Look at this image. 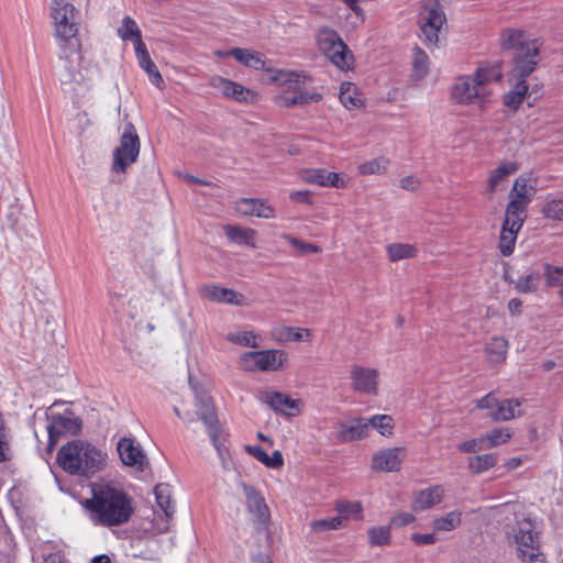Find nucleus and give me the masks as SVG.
<instances>
[{"label": "nucleus", "mask_w": 563, "mask_h": 563, "mask_svg": "<svg viewBox=\"0 0 563 563\" xmlns=\"http://www.w3.org/2000/svg\"><path fill=\"white\" fill-rule=\"evenodd\" d=\"M290 200L300 203H311V192L309 190H296L289 194Z\"/></svg>", "instance_id": "obj_61"}, {"label": "nucleus", "mask_w": 563, "mask_h": 563, "mask_svg": "<svg viewBox=\"0 0 563 563\" xmlns=\"http://www.w3.org/2000/svg\"><path fill=\"white\" fill-rule=\"evenodd\" d=\"M405 457L402 448H390L376 452L372 457V468L376 472H397Z\"/></svg>", "instance_id": "obj_17"}, {"label": "nucleus", "mask_w": 563, "mask_h": 563, "mask_svg": "<svg viewBox=\"0 0 563 563\" xmlns=\"http://www.w3.org/2000/svg\"><path fill=\"white\" fill-rule=\"evenodd\" d=\"M523 222V220L505 216L498 243L499 251L504 256L512 254L517 235L521 230Z\"/></svg>", "instance_id": "obj_19"}, {"label": "nucleus", "mask_w": 563, "mask_h": 563, "mask_svg": "<svg viewBox=\"0 0 563 563\" xmlns=\"http://www.w3.org/2000/svg\"><path fill=\"white\" fill-rule=\"evenodd\" d=\"M541 275L539 272L533 271L526 276H521L516 282L515 288L521 294L533 292L540 285Z\"/></svg>", "instance_id": "obj_46"}, {"label": "nucleus", "mask_w": 563, "mask_h": 563, "mask_svg": "<svg viewBox=\"0 0 563 563\" xmlns=\"http://www.w3.org/2000/svg\"><path fill=\"white\" fill-rule=\"evenodd\" d=\"M451 97L455 103L483 109L490 102L492 91L481 90L471 76H460L451 87Z\"/></svg>", "instance_id": "obj_11"}, {"label": "nucleus", "mask_w": 563, "mask_h": 563, "mask_svg": "<svg viewBox=\"0 0 563 563\" xmlns=\"http://www.w3.org/2000/svg\"><path fill=\"white\" fill-rule=\"evenodd\" d=\"M140 147L141 143L135 126L129 122L124 126L119 146L113 152L112 172L124 174L128 167L136 162Z\"/></svg>", "instance_id": "obj_8"}, {"label": "nucleus", "mask_w": 563, "mask_h": 563, "mask_svg": "<svg viewBox=\"0 0 563 563\" xmlns=\"http://www.w3.org/2000/svg\"><path fill=\"white\" fill-rule=\"evenodd\" d=\"M49 15L58 47L65 54H76V60L80 66L79 69H75L74 60H69V65L66 66L65 80L77 85L89 81L92 78L93 69L80 54L78 10L67 0H52Z\"/></svg>", "instance_id": "obj_2"}, {"label": "nucleus", "mask_w": 563, "mask_h": 563, "mask_svg": "<svg viewBox=\"0 0 563 563\" xmlns=\"http://www.w3.org/2000/svg\"><path fill=\"white\" fill-rule=\"evenodd\" d=\"M534 195L536 187L528 177L521 175L516 178L508 195L505 216L525 221L527 208Z\"/></svg>", "instance_id": "obj_10"}, {"label": "nucleus", "mask_w": 563, "mask_h": 563, "mask_svg": "<svg viewBox=\"0 0 563 563\" xmlns=\"http://www.w3.org/2000/svg\"><path fill=\"white\" fill-rule=\"evenodd\" d=\"M155 497L157 506L163 510L165 519H162V522L157 526V531L159 533H164L169 529V520L174 515L175 507L172 500V489L168 484H158L155 489Z\"/></svg>", "instance_id": "obj_22"}, {"label": "nucleus", "mask_w": 563, "mask_h": 563, "mask_svg": "<svg viewBox=\"0 0 563 563\" xmlns=\"http://www.w3.org/2000/svg\"><path fill=\"white\" fill-rule=\"evenodd\" d=\"M261 399L275 411L291 415L290 410L298 409L299 401L291 399L287 395L279 391H264Z\"/></svg>", "instance_id": "obj_25"}, {"label": "nucleus", "mask_w": 563, "mask_h": 563, "mask_svg": "<svg viewBox=\"0 0 563 563\" xmlns=\"http://www.w3.org/2000/svg\"><path fill=\"white\" fill-rule=\"evenodd\" d=\"M471 77L476 85H478L481 90H489L488 85L499 81L503 77V73L497 65L484 64L481 65Z\"/></svg>", "instance_id": "obj_29"}, {"label": "nucleus", "mask_w": 563, "mask_h": 563, "mask_svg": "<svg viewBox=\"0 0 563 563\" xmlns=\"http://www.w3.org/2000/svg\"><path fill=\"white\" fill-rule=\"evenodd\" d=\"M338 438L342 442H352L366 438L369 433V423L364 418H354L338 426Z\"/></svg>", "instance_id": "obj_23"}, {"label": "nucleus", "mask_w": 563, "mask_h": 563, "mask_svg": "<svg viewBox=\"0 0 563 563\" xmlns=\"http://www.w3.org/2000/svg\"><path fill=\"white\" fill-rule=\"evenodd\" d=\"M227 98L238 102L254 103L258 100V95L254 90L233 81Z\"/></svg>", "instance_id": "obj_38"}, {"label": "nucleus", "mask_w": 563, "mask_h": 563, "mask_svg": "<svg viewBox=\"0 0 563 563\" xmlns=\"http://www.w3.org/2000/svg\"><path fill=\"white\" fill-rule=\"evenodd\" d=\"M509 540L512 538L514 543L521 560L526 563H544V558L539 551V540L533 531V526L529 520L518 522L514 533L507 532Z\"/></svg>", "instance_id": "obj_9"}, {"label": "nucleus", "mask_w": 563, "mask_h": 563, "mask_svg": "<svg viewBox=\"0 0 563 563\" xmlns=\"http://www.w3.org/2000/svg\"><path fill=\"white\" fill-rule=\"evenodd\" d=\"M134 49L140 66L152 59L144 43H139L134 46Z\"/></svg>", "instance_id": "obj_62"}, {"label": "nucleus", "mask_w": 563, "mask_h": 563, "mask_svg": "<svg viewBox=\"0 0 563 563\" xmlns=\"http://www.w3.org/2000/svg\"><path fill=\"white\" fill-rule=\"evenodd\" d=\"M518 170V165L514 162H503L494 168L488 176L486 194L489 199L506 188L507 178Z\"/></svg>", "instance_id": "obj_20"}, {"label": "nucleus", "mask_w": 563, "mask_h": 563, "mask_svg": "<svg viewBox=\"0 0 563 563\" xmlns=\"http://www.w3.org/2000/svg\"><path fill=\"white\" fill-rule=\"evenodd\" d=\"M400 187L405 190H417L419 187V180L415 176H406L400 179Z\"/></svg>", "instance_id": "obj_64"}, {"label": "nucleus", "mask_w": 563, "mask_h": 563, "mask_svg": "<svg viewBox=\"0 0 563 563\" xmlns=\"http://www.w3.org/2000/svg\"><path fill=\"white\" fill-rule=\"evenodd\" d=\"M203 296L209 300L229 303L234 306H244L246 299L244 295L230 288L220 287L217 285L207 286L203 288Z\"/></svg>", "instance_id": "obj_24"}, {"label": "nucleus", "mask_w": 563, "mask_h": 563, "mask_svg": "<svg viewBox=\"0 0 563 563\" xmlns=\"http://www.w3.org/2000/svg\"><path fill=\"white\" fill-rule=\"evenodd\" d=\"M351 386L357 393L377 395L378 372L372 367L353 365L351 367Z\"/></svg>", "instance_id": "obj_15"}, {"label": "nucleus", "mask_w": 563, "mask_h": 563, "mask_svg": "<svg viewBox=\"0 0 563 563\" xmlns=\"http://www.w3.org/2000/svg\"><path fill=\"white\" fill-rule=\"evenodd\" d=\"M526 78L527 77L514 76V70L511 71L510 81L512 82V88L504 97V102L508 108L516 110L522 103L528 92Z\"/></svg>", "instance_id": "obj_27"}, {"label": "nucleus", "mask_w": 563, "mask_h": 563, "mask_svg": "<svg viewBox=\"0 0 563 563\" xmlns=\"http://www.w3.org/2000/svg\"><path fill=\"white\" fill-rule=\"evenodd\" d=\"M367 538L371 547H385L390 544V526H374L368 528Z\"/></svg>", "instance_id": "obj_37"}, {"label": "nucleus", "mask_w": 563, "mask_h": 563, "mask_svg": "<svg viewBox=\"0 0 563 563\" xmlns=\"http://www.w3.org/2000/svg\"><path fill=\"white\" fill-rule=\"evenodd\" d=\"M339 98L346 109L358 108L362 103L356 93V88L351 82L341 84Z\"/></svg>", "instance_id": "obj_44"}, {"label": "nucleus", "mask_w": 563, "mask_h": 563, "mask_svg": "<svg viewBox=\"0 0 563 563\" xmlns=\"http://www.w3.org/2000/svg\"><path fill=\"white\" fill-rule=\"evenodd\" d=\"M273 338L282 343L309 342L312 339V332L305 328L282 325L273 330Z\"/></svg>", "instance_id": "obj_26"}, {"label": "nucleus", "mask_w": 563, "mask_h": 563, "mask_svg": "<svg viewBox=\"0 0 563 563\" xmlns=\"http://www.w3.org/2000/svg\"><path fill=\"white\" fill-rule=\"evenodd\" d=\"M57 461L65 472L88 477L104 467L107 453L91 443L74 440L59 449Z\"/></svg>", "instance_id": "obj_3"}, {"label": "nucleus", "mask_w": 563, "mask_h": 563, "mask_svg": "<svg viewBox=\"0 0 563 563\" xmlns=\"http://www.w3.org/2000/svg\"><path fill=\"white\" fill-rule=\"evenodd\" d=\"M430 60L424 51L415 47L412 54V75L416 79L426 77L429 73Z\"/></svg>", "instance_id": "obj_39"}, {"label": "nucleus", "mask_w": 563, "mask_h": 563, "mask_svg": "<svg viewBox=\"0 0 563 563\" xmlns=\"http://www.w3.org/2000/svg\"><path fill=\"white\" fill-rule=\"evenodd\" d=\"M325 169L309 168L300 172V178L307 184H313L324 187Z\"/></svg>", "instance_id": "obj_50"}, {"label": "nucleus", "mask_w": 563, "mask_h": 563, "mask_svg": "<svg viewBox=\"0 0 563 563\" xmlns=\"http://www.w3.org/2000/svg\"><path fill=\"white\" fill-rule=\"evenodd\" d=\"M416 520V517L410 512H399L391 517L390 523L397 527H404L412 523Z\"/></svg>", "instance_id": "obj_59"}, {"label": "nucleus", "mask_w": 563, "mask_h": 563, "mask_svg": "<svg viewBox=\"0 0 563 563\" xmlns=\"http://www.w3.org/2000/svg\"><path fill=\"white\" fill-rule=\"evenodd\" d=\"M268 71L269 82L285 88V91L278 97L280 106L307 104L321 99L320 93H310L306 90V85L310 81L306 73L290 69H268Z\"/></svg>", "instance_id": "obj_4"}, {"label": "nucleus", "mask_w": 563, "mask_h": 563, "mask_svg": "<svg viewBox=\"0 0 563 563\" xmlns=\"http://www.w3.org/2000/svg\"><path fill=\"white\" fill-rule=\"evenodd\" d=\"M233 80L214 75L209 79V86L227 98Z\"/></svg>", "instance_id": "obj_53"}, {"label": "nucleus", "mask_w": 563, "mask_h": 563, "mask_svg": "<svg viewBox=\"0 0 563 563\" xmlns=\"http://www.w3.org/2000/svg\"><path fill=\"white\" fill-rule=\"evenodd\" d=\"M462 523V512L453 510L432 520L434 532H450L459 528Z\"/></svg>", "instance_id": "obj_33"}, {"label": "nucleus", "mask_w": 563, "mask_h": 563, "mask_svg": "<svg viewBox=\"0 0 563 563\" xmlns=\"http://www.w3.org/2000/svg\"><path fill=\"white\" fill-rule=\"evenodd\" d=\"M324 179V187L343 188L345 186L343 177L338 173L325 172Z\"/></svg>", "instance_id": "obj_57"}, {"label": "nucleus", "mask_w": 563, "mask_h": 563, "mask_svg": "<svg viewBox=\"0 0 563 563\" xmlns=\"http://www.w3.org/2000/svg\"><path fill=\"white\" fill-rule=\"evenodd\" d=\"M80 505L93 526L114 528L128 523L134 514L132 496L119 484L98 481L90 484V497Z\"/></svg>", "instance_id": "obj_1"}, {"label": "nucleus", "mask_w": 563, "mask_h": 563, "mask_svg": "<svg viewBox=\"0 0 563 563\" xmlns=\"http://www.w3.org/2000/svg\"><path fill=\"white\" fill-rule=\"evenodd\" d=\"M521 415V404L517 399L498 401L497 409L488 412L494 421H507Z\"/></svg>", "instance_id": "obj_31"}, {"label": "nucleus", "mask_w": 563, "mask_h": 563, "mask_svg": "<svg viewBox=\"0 0 563 563\" xmlns=\"http://www.w3.org/2000/svg\"><path fill=\"white\" fill-rule=\"evenodd\" d=\"M497 462V457L495 454H483L475 455L468 459V468L471 472L475 474H481L490 467H493Z\"/></svg>", "instance_id": "obj_45"}, {"label": "nucleus", "mask_w": 563, "mask_h": 563, "mask_svg": "<svg viewBox=\"0 0 563 563\" xmlns=\"http://www.w3.org/2000/svg\"><path fill=\"white\" fill-rule=\"evenodd\" d=\"M121 462L130 467L143 472L148 466V459L140 443L131 437L121 438L117 444Z\"/></svg>", "instance_id": "obj_13"}, {"label": "nucleus", "mask_w": 563, "mask_h": 563, "mask_svg": "<svg viewBox=\"0 0 563 563\" xmlns=\"http://www.w3.org/2000/svg\"><path fill=\"white\" fill-rule=\"evenodd\" d=\"M367 422L369 423V429H376L384 437L393 434L394 420L388 415H375Z\"/></svg>", "instance_id": "obj_49"}, {"label": "nucleus", "mask_w": 563, "mask_h": 563, "mask_svg": "<svg viewBox=\"0 0 563 563\" xmlns=\"http://www.w3.org/2000/svg\"><path fill=\"white\" fill-rule=\"evenodd\" d=\"M544 275L547 279V284L551 287L560 285L563 278V268L553 267L550 265L544 266Z\"/></svg>", "instance_id": "obj_55"}, {"label": "nucleus", "mask_w": 563, "mask_h": 563, "mask_svg": "<svg viewBox=\"0 0 563 563\" xmlns=\"http://www.w3.org/2000/svg\"><path fill=\"white\" fill-rule=\"evenodd\" d=\"M542 213L547 219L562 221L563 220V201L551 200L547 202L542 209Z\"/></svg>", "instance_id": "obj_51"}, {"label": "nucleus", "mask_w": 563, "mask_h": 563, "mask_svg": "<svg viewBox=\"0 0 563 563\" xmlns=\"http://www.w3.org/2000/svg\"><path fill=\"white\" fill-rule=\"evenodd\" d=\"M389 166V159L379 156L366 162H363L358 165L357 170L361 175L369 176V175H380L384 174Z\"/></svg>", "instance_id": "obj_36"}, {"label": "nucleus", "mask_w": 563, "mask_h": 563, "mask_svg": "<svg viewBox=\"0 0 563 563\" xmlns=\"http://www.w3.org/2000/svg\"><path fill=\"white\" fill-rule=\"evenodd\" d=\"M224 233L227 238L239 245H246L250 247H256L255 238L256 231L251 228H243L239 225H224Z\"/></svg>", "instance_id": "obj_28"}, {"label": "nucleus", "mask_w": 563, "mask_h": 563, "mask_svg": "<svg viewBox=\"0 0 563 563\" xmlns=\"http://www.w3.org/2000/svg\"><path fill=\"white\" fill-rule=\"evenodd\" d=\"M500 45L504 49H516L514 76L528 77L533 73L539 53L536 40L527 41L525 32L516 29H508L500 34Z\"/></svg>", "instance_id": "obj_5"}, {"label": "nucleus", "mask_w": 563, "mask_h": 563, "mask_svg": "<svg viewBox=\"0 0 563 563\" xmlns=\"http://www.w3.org/2000/svg\"><path fill=\"white\" fill-rule=\"evenodd\" d=\"M317 43L320 51L325 54L333 51V48H344V42L339 34L329 27L321 29L317 35Z\"/></svg>", "instance_id": "obj_32"}, {"label": "nucleus", "mask_w": 563, "mask_h": 563, "mask_svg": "<svg viewBox=\"0 0 563 563\" xmlns=\"http://www.w3.org/2000/svg\"><path fill=\"white\" fill-rule=\"evenodd\" d=\"M197 416L203 422L212 445L214 446L222 467L229 468L231 465V455L227 446V433L221 427L212 399L208 395L196 396Z\"/></svg>", "instance_id": "obj_6"}, {"label": "nucleus", "mask_w": 563, "mask_h": 563, "mask_svg": "<svg viewBox=\"0 0 563 563\" xmlns=\"http://www.w3.org/2000/svg\"><path fill=\"white\" fill-rule=\"evenodd\" d=\"M339 516L344 519H354L362 520L363 519V506L361 501H340L335 506Z\"/></svg>", "instance_id": "obj_42"}, {"label": "nucleus", "mask_w": 563, "mask_h": 563, "mask_svg": "<svg viewBox=\"0 0 563 563\" xmlns=\"http://www.w3.org/2000/svg\"><path fill=\"white\" fill-rule=\"evenodd\" d=\"M246 451L253 456L255 457L257 461H260L261 463H263L264 465H266V461H267V456L268 454L266 453V451L258 446V445H247L246 446Z\"/></svg>", "instance_id": "obj_60"}, {"label": "nucleus", "mask_w": 563, "mask_h": 563, "mask_svg": "<svg viewBox=\"0 0 563 563\" xmlns=\"http://www.w3.org/2000/svg\"><path fill=\"white\" fill-rule=\"evenodd\" d=\"M411 540L417 545H430V544H434L438 541L434 532H432V533H413L411 536Z\"/></svg>", "instance_id": "obj_58"}, {"label": "nucleus", "mask_w": 563, "mask_h": 563, "mask_svg": "<svg viewBox=\"0 0 563 563\" xmlns=\"http://www.w3.org/2000/svg\"><path fill=\"white\" fill-rule=\"evenodd\" d=\"M498 401L499 400L497 399L495 394L489 393L477 400L476 407L482 410L487 409L490 412L497 409Z\"/></svg>", "instance_id": "obj_56"}, {"label": "nucleus", "mask_w": 563, "mask_h": 563, "mask_svg": "<svg viewBox=\"0 0 563 563\" xmlns=\"http://www.w3.org/2000/svg\"><path fill=\"white\" fill-rule=\"evenodd\" d=\"M486 450L506 443L511 438V431L509 428L494 429L482 435Z\"/></svg>", "instance_id": "obj_47"}, {"label": "nucleus", "mask_w": 563, "mask_h": 563, "mask_svg": "<svg viewBox=\"0 0 563 563\" xmlns=\"http://www.w3.org/2000/svg\"><path fill=\"white\" fill-rule=\"evenodd\" d=\"M445 489L442 485H433L420 489L413 494L411 508L413 511H423L431 509L443 500Z\"/></svg>", "instance_id": "obj_18"}, {"label": "nucleus", "mask_w": 563, "mask_h": 563, "mask_svg": "<svg viewBox=\"0 0 563 563\" xmlns=\"http://www.w3.org/2000/svg\"><path fill=\"white\" fill-rule=\"evenodd\" d=\"M343 525V517L335 516L333 518H324L312 520L309 525L310 530L314 533H321L330 530H338Z\"/></svg>", "instance_id": "obj_48"}, {"label": "nucleus", "mask_w": 563, "mask_h": 563, "mask_svg": "<svg viewBox=\"0 0 563 563\" xmlns=\"http://www.w3.org/2000/svg\"><path fill=\"white\" fill-rule=\"evenodd\" d=\"M227 340L233 344L246 347H258L260 335L254 331H236L227 334Z\"/></svg>", "instance_id": "obj_40"}, {"label": "nucleus", "mask_w": 563, "mask_h": 563, "mask_svg": "<svg viewBox=\"0 0 563 563\" xmlns=\"http://www.w3.org/2000/svg\"><path fill=\"white\" fill-rule=\"evenodd\" d=\"M236 211L243 216L263 219L275 218V209L263 199L242 198L236 202Z\"/></svg>", "instance_id": "obj_21"}, {"label": "nucleus", "mask_w": 563, "mask_h": 563, "mask_svg": "<svg viewBox=\"0 0 563 563\" xmlns=\"http://www.w3.org/2000/svg\"><path fill=\"white\" fill-rule=\"evenodd\" d=\"M80 429V420L70 413L52 416L47 426L49 448L52 449L63 434H75Z\"/></svg>", "instance_id": "obj_16"}, {"label": "nucleus", "mask_w": 563, "mask_h": 563, "mask_svg": "<svg viewBox=\"0 0 563 563\" xmlns=\"http://www.w3.org/2000/svg\"><path fill=\"white\" fill-rule=\"evenodd\" d=\"M287 362V353L275 349L244 352L239 357V366L246 372H276Z\"/></svg>", "instance_id": "obj_7"}, {"label": "nucleus", "mask_w": 563, "mask_h": 563, "mask_svg": "<svg viewBox=\"0 0 563 563\" xmlns=\"http://www.w3.org/2000/svg\"><path fill=\"white\" fill-rule=\"evenodd\" d=\"M284 465V457L280 451H274L267 456L266 465L269 468H280Z\"/></svg>", "instance_id": "obj_63"}, {"label": "nucleus", "mask_w": 563, "mask_h": 563, "mask_svg": "<svg viewBox=\"0 0 563 563\" xmlns=\"http://www.w3.org/2000/svg\"><path fill=\"white\" fill-rule=\"evenodd\" d=\"M232 57H234L240 64L245 67H251L254 69H265L266 62L263 58V55L258 52H255L250 48H241L235 47L230 49Z\"/></svg>", "instance_id": "obj_30"}, {"label": "nucleus", "mask_w": 563, "mask_h": 563, "mask_svg": "<svg viewBox=\"0 0 563 563\" xmlns=\"http://www.w3.org/2000/svg\"><path fill=\"white\" fill-rule=\"evenodd\" d=\"M118 35L123 41H132L134 46L142 41V32L131 16H124L118 29Z\"/></svg>", "instance_id": "obj_35"}, {"label": "nucleus", "mask_w": 563, "mask_h": 563, "mask_svg": "<svg viewBox=\"0 0 563 563\" xmlns=\"http://www.w3.org/2000/svg\"><path fill=\"white\" fill-rule=\"evenodd\" d=\"M240 487L244 494L246 507L253 516V521L262 528H266L269 519V510L264 497L253 486L240 482Z\"/></svg>", "instance_id": "obj_14"}, {"label": "nucleus", "mask_w": 563, "mask_h": 563, "mask_svg": "<svg viewBox=\"0 0 563 563\" xmlns=\"http://www.w3.org/2000/svg\"><path fill=\"white\" fill-rule=\"evenodd\" d=\"M457 448L463 453H476L486 450L483 437L464 441L460 443Z\"/></svg>", "instance_id": "obj_54"}, {"label": "nucleus", "mask_w": 563, "mask_h": 563, "mask_svg": "<svg viewBox=\"0 0 563 563\" xmlns=\"http://www.w3.org/2000/svg\"><path fill=\"white\" fill-rule=\"evenodd\" d=\"M508 341L503 336L493 338L487 344V353L492 362L503 361L508 352Z\"/></svg>", "instance_id": "obj_43"}, {"label": "nucleus", "mask_w": 563, "mask_h": 563, "mask_svg": "<svg viewBox=\"0 0 563 563\" xmlns=\"http://www.w3.org/2000/svg\"><path fill=\"white\" fill-rule=\"evenodd\" d=\"M446 21L439 2H422L419 12V24L424 40L430 44H438L439 33Z\"/></svg>", "instance_id": "obj_12"}, {"label": "nucleus", "mask_w": 563, "mask_h": 563, "mask_svg": "<svg viewBox=\"0 0 563 563\" xmlns=\"http://www.w3.org/2000/svg\"><path fill=\"white\" fill-rule=\"evenodd\" d=\"M285 240L288 241V243L292 247L297 249L300 254L320 253L321 252L320 246H318L316 244L303 242V241L292 238L290 235H285Z\"/></svg>", "instance_id": "obj_52"}, {"label": "nucleus", "mask_w": 563, "mask_h": 563, "mask_svg": "<svg viewBox=\"0 0 563 563\" xmlns=\"http://www.w3.org/2000/svg\"><path fill=\"white\" fill-rule=\"evenodd\" d=\"M386 252L390 262H398L416 257L418 249L409 243H390L386 246Z\"/></svg>", "instance_id": "obj_34"}, {"label": "nucleus", "mask_w": 563, "mask_h": 563, "mask_svg": "<svg viewBox=\"0 0 563 563\" xmlns=\"http://www.w3.org/2000/svg\"><path fill=\"white\" fill-rule=\"evenodd\" d=\"M324 55L342 70L349 69L352 66L353 55L345 43L343 49L333 48V51L331 49V52H327Z\"/></svg>", "instance_id": "obj_41"}]
</instances>
